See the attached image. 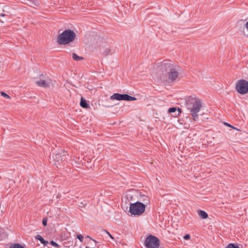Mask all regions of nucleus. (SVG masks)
I'll use <instances>...</instances> for the list:
<instances>
[{"mask_svg": "<svg viewBox=\"0 0 248 248\" xmlns=\"http://www.w3.org/2000/svg\"><path fill=\"white\" fill-rule=\"evenodd\" d=\"M158 70L167 74L168 82L173 83L178 78L181 68L172 61L164 60L158 66Z\"/></svg>", "mask_w": 248, "mask_h": 248, "instance_id": "nucleus-1", "label": "nucleus"}, {"mask_svg": "<svg viewBox=\"0 0 248 248\" xmlns=\"http://www.w3.org/2000/svg\"><path fill=\"white\" fill-rule=\"evenodd\" d=\"M114 53V50L111 49L110 48H107L104 51L103 54L104 56H107L108 55H111Z\"/></svg>", "mask_w": 248, "mask_h": 248, "instance_id": "nucleus-14", "label": "nucleus"}, {"mask_svg": "<svg viewBox=\"0 0 248 248\" xmlns=\"http://www.w3.org/2000/svg\"><path fill=\"white\" fill-rule=\"evenodd\" d=\"M72 58L73 60L76 61H79L84 59L83 57L78 56L75 53H73L72 54Z\"/></svg>", "mask_w": 248, "mask_h": 248, "instance_id": "nucleus-13", "label": "nucleus"}, {"mask_svg": "<svg viewBox=\"0 0 248 248\" xmlns=\"http://www.w3.org/2000/svg\"><path fill=\"white\" fill-rule=\"evenodd\" d=\"M245 27L248 30V21L245 24Z\"/></svg>", "mask_w": 248, "mask_h": 248, "instance_id": "nucleus-28", "label": "nucleus"}, {"mask_svg": "<svg viewBox=\"0 0 248 248\" xmlns=\"http://www.w3.org/2000/svg\"><path fill=\"white\" fill-rule=\"evenodd\" d=\"M87 238H90V236H87Z\"/></svg>", "mask_w": 248, "mask_h": 248, "instance_id": "nucleus-30", "label": "nucleus"}, {"mask_svg": "<svg viewBox=\"0 0 248 248\" xmlns=\"http://www.w3.org/2000/svg\"><path fill=\"white\" fill-rule=\"evenodd\" d=\"M177 115L176 113L174 114V115H173V116H176Z\"/></svg>", "mask_w": 248, "mask_h": 248, "instance_id": "nucleus-29", "label": "nucleus"}, {"mask_svg": "<svg viewBox=\"0 0 248 248\" xmlns=\"http://www.w3.org/2000/svg\"><path fill=\"white\" fill-rule=\"evenodd\" d=\"M110 100H124V101H134L136 100L137 98L131 96L127 94H120L115 93L110 97Z\"/></svg>", "mask_w": 248, "mask_h": 248, "instance_id": "nucleus-9", "label": "nucleus"}, {"mask_svg": "<svg viewBox=\"0 0 248 248\" xmlns=\"http://www.w3.org/2000/svg\"><path fill=\"white\" fill-rule=\"evenodd\" d=\"M236 91L241 94L248 93V81L245 79H239L236 83Z\"/></svg>", "mask_w": 248, "mask_h": 248, "instance_id": "nucleus-7", "label": "nucleus"}, {"mask_svg": "<svg viewBox=\"0 0 248 248\" xmlns=\"http://www.w3.org/2000/svg\"><path fill=\"white\" fill-rule=\"evenodd\" d=\"M47 218L46 217V218H44L43 219V221H42V224L44 226H46L47 225Z\"/></svg>", "mask_w": 248, "mask_h": 248, "instance_id": "nucleus-21", "label": "nucleus"}, {"mask_svg": "<svg viewBox=\"0 0 248 248\" xmlns=\"http://www.w3.org/2000/svg\"><path fill=\"white\" fill-rule=\"evenodd\" d=\"M186 108L190 110V115L193 120L196 121L198 119V113L201 110L202 106V101L195 96H191L186 100Z\"/></svg>", "mask_w": 248, "mask_h": 248, "instance_id": "nucleus-2", "label": "nucleus"}, {"mask_svg": "<svg viewBox=\"0 0 248 248\" xmlns=\"http://www.w3.org/2000/svg\"><path fill=\"white\" fill-rule=\"evenodd\" d=\"M225 248H240L237 245H236L234 244L230 243Z\"/></svg>", "mask_w": 248, "mask_h": 248, "instance_id": "nucleus-16", "label": "nucleus"}, {"mask_svg": "<svg viewBox=\"0 0 248 248\" xmlns=\"http://www.w3.org/2000/svg\"><path fill=\"white\" fill-rule=\"evenodd\" d=\"M9 248H25L21 245L18 243L13 244L10 245Z\"/></svg>", "mask_w": 248, "mask_h": 248, "instance_id": "nucleus-15", "label": "nucleus"}, {"mask_svg": "<svg viewBox=\"0 0 248 248\" xmlns=\"http://www.w3.org/2000/svg\"><path fill=\"white\" fill-rule=\"evenodd\" d=\"M177 110V108L176 107H172L170 108L168 112L169 113H175Z\"/></svg>", "mask_w": 248, "mask_h": 248, "instance_id": "nucleus-17", "label": "nucleus"}, {"mask_svg": "<svg viewBox=\"0 0 248 248\" xmlns=\"http://www.w3.org/2000/svg\"><path fill=\"white\" fill-rule=\"evenodd\" d=\"M190 238V236L189 234H186V235H185L184 236V238L185 239V240H188Z\"/></svg>", "mask_w": 248, "mask_h": 248, "instance_id": "nucleus-25", "label": "nucleus"}, {"mask_svg": "<svg viewBox=\"0 0 248 248\" xmlns=\"http://www.w3.org/2000/svg\"><path fill=\"white\" fill-rule=\"evenodd\" d=\"M143 201V202H145L144 204H147L148 203V202H149V198L147 196L145 197V199Z\"/></svg>", "mask_w": 248, "mask_h": 248, "instance_id": "nucleus-24", "label": "nucleus"}, {"mask_svg": "<svg viewBox=\"0 0 248 248\" xmlns=\"http://www.w3.org/2000/svg\"><path fill=\"white\" fill-rule=\"evenodd\" d=\"M87 205V202L86 201H84V202H80V205H79V207H85Z\"/></svg>", "mask_w": 248, "mask_h": 248, "instance_id": "nucleus-22", "label": "nucleus"}, {"mask_svg": "<svg viewBox=\"0 0 248 248\" xmlns=\"http://www.w3.org/2000/svg\"><path fill=\"white\" fill-rule=\"evenodd\" d=\"M39 80L35 81V84L39 87L47 88L50 87L51 80L46 75H41L39 77Z\"/></svg>", "mask_w": 248, "mask_h": 248, "instance_id": "nucleus-8", "label": "nucleus"}, {"mask_svg": "<svg viewBox=\"0 0 248 248\" xmlns=\"http://www.w3.org/2000/svg\"><path fill=\"white\" fill-rule=\"evenodd\" d=\"M77 238L80 241V242H82L83 240V236L81 234H78L77 236Z\"/></svg>", "mask_w": 248, "mask_h": 248, "instance_id": "nucleus-20", "label": "nucleus"}, {"mask_svg": "<svg viewBox=\"0 0 248 248\" xmlns=\"http://www.w3.org/2000/svg\"><path fill=\"white\" fill-rule=\"evenodd\" d=\"M76 36V33L73 31L65 30L57 37V42L60 45H66L72 42Z\"/></svg>", "mask_w": 248, "mask_h": 248, "instance_id": "nucleus-3", "label": "nucleus"}, {"mask_svg": "<svg viewBox=\"0 0 248 248\" xmlns=\"http://www.w3.org/2000/svg\"><path fill=\"white\" fill-rule=\"evenodd\" d=\"M145 204L140 202L131 203L129 212L132 215L140 216L145 212Z\"/></svg>", "mask_w": 248, "mask_h": 248, "instance_id": "nucleus-4", "label": "nucleus"}, {"mask_svg": "<svg viewBox=\"0 0 248 248\" xmlns=\"http://www.w3.org/2000/svg\"><path fill=\"white\" fill-rule=\"evenodd\" d=\"M61 153H53L52 157H50V162L52 163L57 168L61 166V163L64 162L66 159L65 152L62 151Z\"/></svg>", "mask_w": 248, "mask_h": 248, "instance_id": "nucleus-5", "label": "nucleus"}, {"mask_svg": "<svg viewBox=\"0 0 248 248\" xmlns=\"http://www.w3.org/2000/svg\"><path fill=\"white\" fill-rule=\"evenodd\" d=\"M224 124L228 126V127H232V128L233 129H236L235 128H234L233 126L231 125L230 124L227 123H224Z\"/></svg>", "mask_w": 248, "mask_h": 248, "instance_id": "nucleus-26", "label": "nucleus"}, {"mask_svg": "<svg viewBox=\"0 0 248 248\" xmlns=\"http://www.w3.org/2000/svg\"><path fill=\"white\" fill-rule=\"evenodd\" d=\"M80 105L82 108H90V106L87 103L86 100H85L83 97L81 98Z\"/></svg>", "mask_w": 248, "mask_h": 248, "instance_id": "nucleus-10", "label": "nucleus"}, {"mask_svg": "<svg viewBox=\"0 0 248 248\" xmlns=\"http://www.w3.org/2000/svg\"><path fill=\"white\" fill-rule=\"evenodd\" d=\"M198 214L199 216L202 219H206L208 217L207 213L203 210H199L198 211Z\"/></svg>", "mask_w": 248, "mask_h": 248, "instance_id": "nucleus-12", "label": "nucleus"}, {"mask_svg": "<svg viewBox=\"0 0 248 248\" xmlns=\"http://www.w3.org/2000/svg\"><path fill=\"white\" fill-rule=\"evenodd\" d=\"M159 239L156 236L151 234L148 235L144 241L145 248H159Z\"/></svg>", "mask_w": 248, "mask_h": 248, "instance_id": "nucleus-6", "label": "nucleus"}, {"mask_svg": "<svg viewBox=\"0 0 248 248\" xmlns=\"http://www.w3.org/2000/svg\"><path fill=\"white\" fill-rule=\"evenodd\" d=\"M104 232L106 233L112 239H114V237L108 232L107 231L105 230H103V231Z\"/></svg>", "mask_w": 248, "mask_h": 248, "instance_id": "nucleus-23", "label": "nucleus"}, {"mask_svg": "<svg viewBox=\"0 0 248 248\" xmlns=\"http://www.w3.org/2000/svg\"><path fill=\"white\" fill-rule=\"evenodd\" d=\"M1 95L5 97V98H8L9 99L10 98V96L7 94L6 93L3 92H1Z\"/></svg>", "mask_w": 248, "mask_h": 248, "instance_id": "nucleus-19", "label": "nucleus"}, {"mask_svg": "<svg viewBox=\"0 0 248 248\" xmlns=\"http://www.w3.org/2000/svg\"><path fill=\"white\" fill-rule=\"evenodd\" d=\"M35 238L39 240L41 244H43L44 246H46L48 244V242L47 241L45 240L40 235H37L35 237Z\"/></svg>", "mask_w": 248, "mask_h": 248, "instance_id": "nucleus-11", "label": "nucleus"}, {"mask_svg": "<svg viewBox=\"0 0 248 248\" xmlns=\"http://www.w3.org/2000/svg\"><path fill=\"white\" fill-rule=\"evenodd\" d=\"M50 244L54 247H56L57 248H60V246L55 242H54V241L52 240L50 242Z\"/></svg>", "mask_w": 248, "mask_h": 248, "instance_id": "nucleus-18", "label": "nucleus"}, {"mask_svg": "<svg viewBox=\"0 0 248 248\" xmlns=\"http://www.w3.org/2000/svg\"><path fill=\"white\" fill-rule=\"evenodd\" d=\"M177 110V111L178 112L177 115H179L180 113H181L182 112V110H181V108H178V109Z\"/></svg>", "mask_w": 248, "mask_h": 248, "instance_id": "nucleus-27", "label": "nucleus"}]
</instances>
